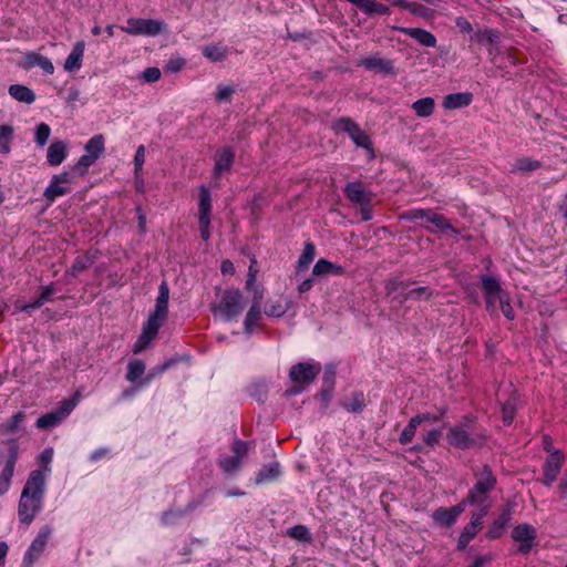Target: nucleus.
Listing matches in <instances>:
<instances>
[{"mask_svg": "<svg viewBox=\"0 0 567 567\" xmlns=\"http://www.w3.org/2000/svg\"><path fill=\"white\" fill-rule=\"evenodd\" d=\"M9 94L18 102L31 104L35 101V93L28 86L22 84H12L9 86Z\"/></svg>", "mask_w": 567, "mask_h": 567, "instance_id": "26", "label": "nucleus"}, {"mask_svg": "<svg viewBox=\"0 0 567 567\" xmlns=\"http://www.w3.org/2000/svg\"><path fill=\"white\" fill-rule=\"evenodd\" d=\"M167 313H168V305L155 303V309H154L153 313L151 315V317H153L156 320H159L161 322L164 323V321L167 318Z\"/></svg>", "mask_w": 567, "mask_h": 567, "instance_id": "62", "label": "nucleus"}, {"mask_svg": "<svg viewBox=\"0 0 567 567\" xmlns=\"http://www.w3.org/2000/svg\"><path fill=\"white\" fill-rule=\"evenodd\" d=\"M503 421L506 425H509L515 417V405L512 401H507L502 406Z\"/></svg>", "mask_w": 567, "mask_h": 567, "instance_id": "55", "label": "nucleus"}, {"mask_svg": "<svg viewBox=\"0 0 567 567\" xmlns=\"http://www.w3.org/2000/svg\"><path fill=\"white\" fill-rule=\"evenodd\" d=\"M498 308L508 320L514 319V310L511 306L508 295L502 297V299L498 300Z\"/></svg>", "mask_w": 567, "mask_h": 567, "instance_id": "58", "label": "nucleus"}, {"mask_svg": "<svg viewBox=\"0 0 567 567\" xmlns=\"http://www.w3.org/2000/svg\"><path fill=\"white\" fill-rule=\"evenodd\" d=\"M320 370V364L302 362L291 367L289 377L295 385L309 384L317 378Z\"/></svg>", "mask_w": 567, "mask_h": 567, "instance_id": "11", "label": "nucleus"}, {"mask_svg": "<svg viewBox=\"0 0 567 567\" xmlns=\"http://www.w3.org/2000/svg\"><path fill=\"white\" fill-rule=\"evenodd\" d=\"M14 128L11 125H0V154H7L11 150Z\"/></svg>", "mask_w": 567, "mask_h": 567, "instance_id": "39", "label": "nucleus"}, {"mask_svg": "<svg viewBox=\"0 0 567 567\" xmlns=\"http://www.w3.org/2000/svg\"><path fill=\"white\" fill-rule=\"evenodd\" d=\"M427 225H424L429 231L439 233V231H451L454 235H458V230L454 228L451 223L441 214L435 212H431L429 215Z\"/></svg>", "mask_w": 567, "mask_h": 567, "instance_id": "19", "label": "nucleus"}, {"mask_svg": "<svg viewBox=\"0 0 567 567\" xmlns=\"http://www.w3.org/2000/svg\"><path fill=\"white\" fill-rule=\"evenodd\" d=\"M13 473L7 470H2L0 474V495L6 494L11 485Z\"/></svg>", "mask_w": 567, "mask_h": 567, "instance_id": "60", "label": "nucleus"}, {"mask_svg": "<svg viewBox=\"0 0 567 567\" xmlns=\"http://www.w3.org/2000/svg\"><path fill=\"white\" fill-rule=\"evenodd\" d=\"M72 177L69 173H62L54 175L44 190V197L49 203H53L58 197H61L70 193V188L65 184L71 183Z\"/></svg>", "mask_w": 567, "mask_h": 567, "instance_id": "14", "label": "nucleus"}, {"mask_svg": "<svg viewBox=\"0 0 567 567\" xmlns=\"http://www.w3.org/2000/svg\"><path fill=\"white\" fill-rule=\"evenodd\" d=\"M169 299V288L166 281H163L158 287V296L156 298V303L168 305Z\"/></svg>", "mask_w": 567, "mask_h": 567, "instance_id": "61", "label": "nucleus"}, {"mask_svg": "<svg viewBox=\"0 0 567 567\" xmlns=\"http://www.w3.org/2000/svg\"><path fill=\"white\" fill-rule=\"evenodd\" d=\"M233 455H221L218 464L224 473L231 474L239 470L245 456L248 452L246 442L237 440L231 446Z\"/></svg>", "mask_w": 567, "mask_h": 567, "instance_id": "9", "label": "nucleus"}, {"mask_svg": "<svg viewBox=\"0 0 567 567\" xmlns=\"http://www.w3.org/2000/svg\"><path fill=\"white\" fill-rule=\"evenodd\" d=\"M52 458H53V450L51 447L43 450L41 452V454L39 455L38 460H39V463L41 465L40 470L44 472L45 478L51 473L50 464L52 462Z\"/></svg>", "mask_w": 567, "mask_h": 567, "instance_id": "50", "label": "nucleus"}, {"mask_svg": "<svg viewBox=\"0 0 567 567\" xmlns=\"http://www.w3.org/2000/svg\"><path fill=\"white\" fill-rule=\"evenodd\" d=\"M120 28L123 32L135 37H156L166 30V24L157 19L130 18L126 25Z\"/></svg>", "mask_w": 567, "mask_h": 567, "instance_id": "5", "label": "nucleus"}, {"mask_svg": "<svg viewBox=\"0 0 567 567\" xmlns=\"http://www.w3.org/2000/svg\"><path fill=\"white\" fill-rule=\"evenodd\" d=\"M234 92H235V90L233 86L219 84L217 86V91L215 94L216 101L217 102H228V101H230Z\"/></svg>", "mask_w": 567, "mask_h": 567, "instance_id": "54", "label": "nucleus"}, {"mask_svg": "<svg viewBox=\"0 0 567 567\" xmlns=\"http://www.w3.org/2000/svg\"><path fill=\"white\" fill-rule=\"evenodd\" d=\"M362 65L368 70H383L390 69V62L378 58H368L362 61Z\"/></svg>", "mask_w": 567, "mask_h": 567, "instance_id": "51", "label": "nucleus"}, {"mask_svg": "<svg viewBox=\"0 0 567 567\" xmlns=\"http://www.w3.org/2000/svg\"><path fill=\"white\" fill-rule=\"evenodd\" d=\"M25 62L28 68L39 66L45 74H52L54 72V66L51 60L39 53H29L25 56Z\"/></svg>", "mask_w": 567, "mask_h": 567, "instance_id": "30", "label": "nucleus"}, {"mask_svg": "<svg viewBox=\"0 0 567 567\" xmlns=\"http://www.w3.org/2000/svg\"><path fill=\"white\" fill-rule=\"evenodd\" d=\"M228 54L229 49L220 43H212L203 48V55L212 62H221Z\"/></svg>", "mask_w": 567, "mask_h": 567, "instance_id": "28", "label": "nucleus"}, {"mask_svg": "<svg viewBox=\"0 0 567 567\" xmlns=\"http://www.w3.org/2000/svg\"><path fill=\"white\" fill-rule=\"evenodd\" d=\"M446 440L450 445L461 450L472 447L475 440L472 436L470 422L465 421L452 426L446 434Z\"/></svg>", "mask_w": 567, "mask_h": 567, "instance_id": "10", "label": "nucleus"}, {"mask_svg": "<svg viewBox=\"0 0 567 567\" xmlns=\"http://www.w3.org/2000/svg\"><path fill=\"white\" fill-rule=\"evenodd\" d=\"M432 518L441 527H451L457 520L451 507L436 508L432 514Z\"/></svg>", "mask_w": 567, "mask_h": 567, "instance_id": "31", "label": "nucleus"}, {"mask_svg": "<svg viewBox=\"0 0 567 567\" xmlns=\"http://www.w3.org/2000/svg\"><path fill=\"white\" fill-rule=\"evenodd\" d=\"M477 530L473 529L472 526H465L457 540V549L463 550L467 547L471 540L476 536Z\"/></svg>", "mask_w": 567, "mask_h": 567, "instance_id": "49", "label": "nucleus"}, {"mask_svg": "<svg viewBox=\"0 0 567 567\" xmlns=\"http://www.w3.org/2000/svg\"><path fill=\"white\" fill-rule=\"evenodd\" d=\"M68 155V145L62 141H54L47 151V161L51 166L60 165Z\"/></svg>", "mask_w": 567, "mask_h": 567, "instance_id": "21", "label": "nucleus"}, {"mask_svg": "<svg viewBox=\"0 0 567 567\" xmlns=\"http://www.w3.org/2000/svg\"><path fill=\"white\" fill-rule=\"evenodd\" d=\"M487 514V508H483L480 512H475L471 516V522L466 526H472L473 529L477 530L483 525L484 516Z\"/></svg>", "mask_w": 567, "mask_h": 567, "instance_id": "59", "label": "nucleus"}, {"mask_svg": "<svg viewBox=\"0 0 567 567\" xmlns=\"http://www.w3.org/2000/svg\"><path fill=\"white\" fill-rule=\"evenodd\" d=\"M92 265H93V259L91 256L81 255L75 258V260L73 261V264L71 266L70 271L73 276H76L79 272L87 269Z\"/></svg>", "mask_w": 567, "mask_h": 567, "instance_id": "44", "label": "nucleus"}, {"mask_svg": "<svg viewBox=\"0 0 567 567\" xmlns=\"http://www.w3.org/2000/svg\"><path fill=\"white\" fill-rule=\"evenodd\" d=\"M176 360L175 359H171V360H167L166 362H164L162 365H158L156 368H154L146 377L144 380H142L140 383L141 386H144L146 384H148L157 375H161L162 373H164L166 370H168L173 364H175Z\"/></svg>", "mask_w": 567, "mask_h": 567, "instance_id": "46", "label": "nucleus"}, {"mask_svg": "<svg viewBox=\"0 0 567 567\" xmlns=\"http://www.w3.org/2000/svg\"><path fill=\"white\" fill-rule=\"evenodd\" d=\"M435 107V102L433 97H423L420 100H416L412 104V109L415 112V114L420 117H426L430 116Z\"/></svg>", "mask_w": 567, "mask_h": 567, "instance_id": "35", "label": "nucleus"}, {"mask_svg": "<svg viewBox=\"0 0 567 567\" xmlns=\"http://www.w3.org/2000/svg\"><path fill=\"white\" fill-rule=\"evenodd\" d=\"M235 159V153L230 147H224L218 157L216 158L214 175L215 177L221 175L225 172H228Z\"/></svg>", "mask_w": 567, "mask_h": 567, "instance_id": "23", "label": "nucleus"}, {"mask_svg": "<svg viewBox=\"0 0 567 567\" xmlns=\"http://www.w3.org/2000/svg\"><path fill=\"white\" fill-rule=\"evenodd\" d=\"M245 308V300L238 289H228L223 293L220 301L213 308L215 316L226 321L236 320Z\"/></svg>", "mask_w": 567, "mask_h": 567, "instance_id": "3", "label": "nucleus"}, {"mask_svg": "<svg viewBox=\"0 0 567 567\" xmlns=\"http://www.w3.org/2000/svg\"><path fill=\"white\" fill-rule=\"evenodd\" d=\"M344 274V268L340 265L333 264L324 258H320L312 268V276H341Z\"/></svg>", "mask_w": 567, "mask_h": 567, "instance_id": "20", "label": "nucleus"}, {"mask_svg": "<svg viewBox=\"0 0 567 567\" xmlns=\"http://www.w3.org/2000/svg\"><path fill=\"white\" fill-rule=\"evenodd\" d=\"M475 484L468 492L470 505H480L487 499V495L496 485V477L487 465L475 472Z\"/></svg>", "mask_w": 567, "mask_h": 567, "instance_id": "4", "label": "nucleus"}, {"mask_svg": "<svg viewBox=\"0 0 567 567\" xmlns=\"http://www.w3.org/2000/svg\"><path fill=\"white\" fill-rule=\"evenodd\" d=\"M260 298H261V296H256L254 298V302L246 315L244 324H245V331L248 334H250L252 332L254 327L257 326L258 321L261 318Z\"/></svg>", "mask_w": 567, "mask_h": 567, "instance_id": "27", "label": "nucleus"}, {"mask_svg": "<svg viewBox=\"0 0 567 567\" xmlns=\"http://www.w3.org/2000/svg\"><path fill=\"white\" fill-rule=\"evenodd\" d=\"M482 290L484 292L485 298H491L492 296H498V300L502 297L506 296L507 292L503 290L499 281L492 276H483L481 278Z\"/></svg>", "mask_w": 567, "mask_h": 567, "instance_id": "24", "label": "nucleus"}, {"mask_svg": "<svg viewBox=\"0 0 567 567\" xmlns=\"http://www.w3.org/2000/svg\"><path fill=\"white\" fill-rule=\"evenodd\" d=\"M398 30L414 39L416 42H419L421 45L425 48H434L436 45V38L431 32L421 29V28H408V27H400Z\"/></svg>", "mask_w": 567, "mask_h": 567, "instance_id": "17", "label": "nucleus"}, {"mask_svg": "<svg viewBox=\"0 0 567 567\" xmlns=\"http://www.w3.org/2000/svg\"><path fill=\"white\" fill-rule=\"evenodd\" d=\"M76 400H64L61 405L52 412L40 416L37 421V427L41 430H49L58 426L69 414L74 410Z\"/></svg>", "mask_w": 567, "mask_h": 567, "instance_id": "7", "label": "nucleus"}, {"mask_svg": "<svg viewBox=\"0 0 567 567\" xmlns=\"http://www.w3.org/2000/svg\"><path fill=\"white\" fill-rule=\"evenodd\" d=\"M343 406L348 412L359 413L365 406V399L363 393H354L351 398H348L343 402Z\"/></svg>", "mask_w": 567, "mask_h": 567, "instance_id": "41", "label": "nucleus"}, {"mask_svg": "<svg viewBox=\"0 0 567 567\" xmlns=\"http://www.w3.org/2000/svg\"><path fill=\"white\" fill-rule=\"evenodd\" d=\"M50 135H51V128L50 126L47 124V123H40L39 125H37L35 127V132H34V142L39 145V146H44L49 138H50Z\"/></svg>", "mask_w": 567, "mask_h": 567, "instance_id": "45", "label": "nucleus"}, {"mask_svg": "<svg viewBox=\"0 0 567 567\" xmlns=\"http://www.w3.org/2000/svg\"><path fill=\"white\" fill-rule=\"evenodd\" d=\"M54 289L51 286L44 287L37 300L23 307V310L38 309L51 300Z\"/></svg>", "mask_w": 567, "mask_h": 567, "instance_id": "43", "label": "nucleus"}, {"mask_svg": "<svg viewBox=\"0 0 567 567\" xmlns=\"http://www.w3.org/2000/svg\"><path fill=\"white\" fill-rule=\"evenodd\" d=\"M540 166L542 164L539 161L528 157H520L513 163L511 172H533L538 169Z\"/></svg>", "mask_w": 567, "mask_h": 567, "instance_id": "38", "label": "nucleus"}, {"mask_svg": "<svg viewBox=\"0 0 567 567\" xmlns=\"http://www.w3.org/2000/svg\"><path fill=\"white\" fill-rule=\"evenodd\" d=\"M412 282L400 278H392L385 281L386 295L393 296L394 300L403 303L408 300H429L434 296L430 287L422 286L412 288Z\"/></svg>", "mask_w": 567, "mask_h": 567, "instance_id": "2", "label": "nucleus"}, {"mask_svg": "<svg viewBox=\"0 0 567 567\" xmlns=\"http://www.w3.org/2000/svg\"><path fill=\"white\" fill-rule=\"evenodd\" d=\"M417 426H419V423L416 422V420L414 417H412L400 435V439H399L400 443L403 445L409 444L413 440Z\"/></svg>", "mask_w": 567, "mask_h": 567, "instance_id": "48", "label": "nucleus"}, {"mask_svg": "<svg viewBox=\"0 0 567 567\" xmlns=\"http://www.w3.org/2000/svg\"><path fill=\"white\" fill-rule=\"evenodd\" d=\"M288 535L301 542H309L311 539L309 529L303 525H296L289 528Z\"/></svg>", "mask_w": 567, "mask_h": 567, "instance_id": "52", "label": "nucleus"}, {"mask_svg": "<svg viewBox=\"0 0 567 567\" xmlns=\"http://www.w3.org/2000/svg\"><path fill=\"white\" fill-rule=\"evenodd\" d=\"M145 163V147L144 145H140L136 150L135 156H134V172H135V178L138 181L141 178L142 168Z\"/></svg>", "mask_w": 567, "mask_h": 567, "instance_id": "53", "label": "nucleus"}, {"mask_svg": "<svg viewBox=\"0 0 567 567\" xmlns=\"http://www.w3.org/2000/svg\"><path fill=\"white\" fill-rule=\"evenodd\" d=\"M17 460H18V446L13 445V446H11V449L9 451V458H8L3 470L14 473Z\"/></svg>", "mask_w": 567, "mask_h": 567, "instance_id": "63", "label": "nucleus"}, {"mask_svg": "<svg viewBox=\"0 0 567 567\" xmlns=\"http://www.w3.org/2000/svg\"><path fill=\"white\" fill-rule=\"evenodd\" d=\"M186 514L185 509H168L162 514L161 522L165 526L177 524Z\"/></svg>", "mask_w": 567, "mask_h": 567, "instance_id": "42", "label": "nucleus"}, {"mask_svg": "<svg viewBox=\"0 0 567 567\" xmlns=\"http://www.w3.org/2000/svg\"><path fill=\"white\" fill-rule=\"evenodd\" d=\"M96 162V158H94L93 156H91L90 154H87L85 152V154H83L78 163L75 164L74 168L76 171H80L82 173H84L90 166H92L94 163Z\"/></svg>", "mask_w": 567, "mask_h": 567, "instance_id": "56", "label": "nucleus"}, {"mask_svg": "<svg viewBox=\"0 0 567 567\" xmlns=\"http://www.w3.org/2000/svg\"><path fill=\"white\" fill-rule=\"evenodd\" d=\"M53 533L51 526H43L37 537L32 540L31 545L27 549L23 557V566L32 567L33 564L41 557L44 551V548Z\"/></svg>", "mask_w": 567, "mask_h": 567, "instance_id": "8", "label": "nucleus"}, {"mask_svg": "<svg viewBox=\"0 0 567 567\" xmlns=\"http://www.w3.org/2000/svg\"><path fill=\"white\" fill-rule=\"evenodd\" d=\"M176 360L175 359H171V360H167L166 362H164L162 365H158L156 368H154L146 377L144 380H142L140 383L141 386H144L146 384H148L157 375H161L162 373H164L166 370H168L173 364H175Z\"/></svg>", "mask_w": 567, "mask_h": 567, "instance_id": "47", "label": "nucleus"}, {"mask_svg": "<svg viewBox=\"0 0 567 567\" xmlns=\"http://www.w3.org/2000/svg\"><path fill=\"white\" fill-rule=\"evenodd\" d=\"M512 537L519 543L518 553L527 555L535 545L536 529L529 524H520L514 527Z\"/></svg>", "mask_w": 567, "mask_h": 567, "instance_id": "13", "label": "nucleus"}, {"mask_svg": "<svg viewBox=\"0 0 567 567\" xmlns=\"http://www.w3.org/2000/svg\"><path fill=\"white\" fill-rule=\"evenodd\" d=\"M344 193L350 202L358 205H369L372 198L371 193L360 182L349 183L344 188Z\"/></svg>", "mask_w": 567, "mask_h": 567, "instance_id": "16", "label": "nucleus"}, {"mask_svg": "<svg viewBox=\"0 0 567 567\" xmlns=\"http://www.w3.org/2000/svg\"><path fill=\"white\" fill-rule=\"evenodd\" d=\"M473 95L468 92H460L447 94L443 100V107L445 110H455L466 107L472 103Z\"/></svg>", "mask_w": 567, "mask_h": 567, "instance_id": "22", "label": "nucleus"}, {"mask_svg": "<svg viewBox=\"0 0 567 567\" xmlns=\"http://www.w3.org/2000/svg\"><path fill=\"white\" fill-rule=\"evenodd\" d=\"M85 50V42L78 41L64 62V70L75 72L81 69Z\"/></svg>", "mask_w": 567, "mask_h": 567, "instance_id": "18", "label": "nucleus"}, {"mask_svg": "<svg viewBox=\"0 0 567 567\" xmlns=\"http://www.w3.org/2000/svg\"><path fill=\"white\" fill-rule=\"evenodd\" d=\"M474 39L485 45L488 47V52L491 55L495 54L498 50L496 44L498 43V34L492 29H484L475 33Z\"/></svg>", "mask_w": 567, "mask_h": 567, "instance_id": "25", "label": "nucleus"}, {"mask_svg": "<svg viewBox=\"0 0 567 567\" xmlns=\"http://www.w3.org/2000/svg\"><path fill=\"white\" fill-rule=\"evenodd\" d=\"M162 326L163 322L150 316L147 321L144 323L142 331L148 332L150 334L156 337Z\"/></svg>", "mask_w": 567, "mask_h": 567, "instance_id": "57", "label": "nucleus"}, {"mask_svg": "<svg viewBox=\"0 0 567 567\" xmlns=\"http://www.w3.org/2000/svg\"><path fill=\"white\" fill-rule=\"evenodd\" d=\"M282 474L281 465L277 461H272L268 464L261 466V468L256 473L255 484L262 485L266 483L275 482Z\"/></svg>", "mask_w": 567, "mask_h": 567, "instance_id": "15", "label": "nucleus"}, {"mask_svg": "<svg viewBox=\"0 0 567 567\" xmlns=\"http://www.w3.org/2000/svg\"><path fill=\"white\" fill-rule=\"evenodd\" d=\"M441 436H442V432H441V430H436V429H434V430L429 431V432L423 436V441H424V443H425L426 445H429V446H433V445H435V444L440 441Z\"/></svg>", "mask_w": 567, "mask_h": 567, "instance_id": "64", "label": "nucleus"}, {"mask_svg": "<svg viewBox=\"0 0 567 567\" xmlns=\"http://www.w3.org/2000/svg\"><path fill=\"white\" fill-rule=\"evenodd\" d=\"M85 152L93 156L94 158H99L104 150V137L102 134L94 135L89 142L85 144Z\"/></svg>", "mask_w": 567, "mask_h": 567, "instance_id": "37", "label": "nucleus"}, {"mask_svg": "<svg viewBox=\"0 0 567 567\" xmlns=\"http://www.w3.org/2000/svg\"><path fill=\"white\" fill-rule=\"evenodd\" d=\"M25 414L23 412L16 413L8 422L0 425V434H11L20 430L24 422Z\"/></svg>", "mask_w": 567, "mask_h": 567, "instance_id": "40", "label": "nucleus"}, {"mask_svg": "<svg viewBox=\"0 0 567 567\" xmlns=\"http://www.w3.org/2000/svg\"><path fill=\"white\" fill-rule=\"evenodd\" d=\"M146 365L140 359H133L127 364L125 379L128 382L135 383L145 372Z\"/></svg>", "mask_w": 567, "mask_h": 567, "instance_id": "36", "label": "nucleus"}, {"mask_svg": "<svg viewBox=\"0 0 567 567\" xmlns=\"http://www.w3.org/2000/svg\"><path fill=\"white\" fill-rule=\"evenodd\" d=\"M290 309V302L284 298L269 300L265 308V313L269 317H281Z\"/></svg>", "mask_w": 567, "mask_h": 567, "instance_id": "32", "label": "nucleus"}, {"mask_svg": "<svg viewBox=\"0 0 567 567\" xmlns=\"http://www.w3.org/2000/svg\"><path fill=\"white\" fill-rule=\"evenodd\" d=\"M565 461V456L559 450H554L546 458L543 466L544 477L542 483L546 486H551L560 473Z\"/></svg>", "mask_w": 567, "mask_h": 567, "instance_id": "12", "label": "nucleus"}, {"mask_svg": "<svg viewBox=\"0 0 567 567\" xmlns=\"http://www.w3.org/2000/svg\"><path fill=\"white\" fill-rule=\"evenodd\" d=\"M199 219H210L212 214V198L208 188L205 186L200 187L199 190Z\"/></svg>", "mask_w": 567, "mask_h": 567, "instance_id": "33", "label": "nucleus"}, {"mask_svg": "<svg viewBox=\"0 0 567 567\" xmlns=\"http://www.w3.org/2000/svg\"><path fill=\"white\" fill-rule=\"evenodd\" d=\"M45 489L44 472L41 470L32 471L21 492L18 505V516L21 523L29 525L42 511Z\"/></svg>", "mask_w": 567, "mask_h": 567, "instance_id": "1", "label": "nucleus"}, {"mask_svg": "<svg viewBox=\"0 0 567 567\" xmlns=\"http://www.w3.org/2000/svg\"><path fill=\"white\" fill-rule=\"evenodd\" d=\"M316 256V247L312 243L305 245L303 251L297 262V274L308 269L309 265L313 261Z\"/></svg>", "mask_w": 567, "mask_h": 567, "instance_id": "34", "label": "nucleus"}, {"mask_svg": "<svg viewBox=\"0 0 567 567\" xmlns=\"http://www.w3.org/2000/svg\"><path fill=\"white\" fill-rule=\"evenodd\" d=\"M511 520V513L509 512H503L489 526L488 532L486 534L487 538L489 539H496L499 538L506 526L508 525Z\"/></svg>", "mask_w": 567, "mask_h": 567, "instance_id": "29", "label": "nucleus"}, {"mask_svg": "<svg viewBox=\"0 0 567 567\" xmlns=\"http://www.w3.org/2000/svg\"><path fill=\"white\" fill-rule=\"evenodd\" d=\"M333 128L337 132L347 133L358 147H362L370 153V158L374 157V151L369 135L362 131L353 120L350 117H341L333 124Z\"/></svg>", "mask_w": 567, "mask_h": 567, "instance_id": "6", "label": "nucleus"}]
</instances>
